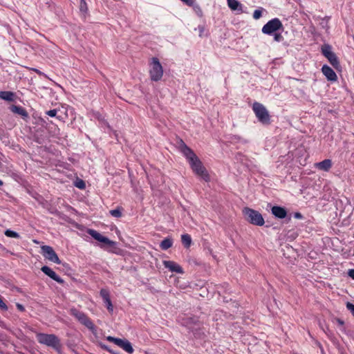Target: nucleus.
<instances>
[{
  "label": "nucleus",
  "mask_w": 354,
  "mask_h": 354,
  "mask_svg": "<svg viewBox=\"0 0 354 354\" xmlns=\"http://www.w3.org/2000/svg\"><path fill=\"white\" fill-rule=\"evenodd\" d=\"M177 149L186 157L190 167L196 175H199V160L194 151L181 139L176 143Z\"/></svg>",
  "instance_id": "nucleus-1"
},
{
  "label": "nucleus",
  "mask_w": 354,
  "mask_h": 354,
  "mask_svg": "<svg viewBox=\"0 0 354 354\" xmlns=\"http://www.w3.org/2000/svg\"><path fill=\"white\" fill-rule=\"evenodd\" d=\"M88 234L91 235L94 239L104 243L105 245H100L101 248L107 250L110 252L117 253V243L109 239L107 237L102 236L100 233L95 230L90 229L88 230Z\"/></svg>",
  "instance_id": "nucleus-2"
},
{
  "label": "nucleus",
  "mask_w": 354,
  "mask_h": 354,
  "mask_svg": "<svg viewBox=\"0 0 354 354\" xmlns=\"http://www.w3.org/2000/svg\"><path fill=\"white\" fill-rule=\"evenodd\" d=\"M242 213L245 219L254 225L263 226L265 223L261 214L255 209L246 207L242 209Z\"/></svg>",
  "instance_id": "nucleus-3"
},
{
  "label": "nucleus",
  "mask_w": 354,
  "mask_h": 354,
  "mask_svg": "<svg viewBox=\"0 0 354 354\" xmlns=\"http://www.w3.org/2000/svg\"><path fill=\"white\" fill-rule=\"evenodd\" d=\"M36 337L39 343L52 347L57 351L61 348L59 339L54 334L39 333L37 334Z\"/></svg>",
  "instance_id": "nucleus-4"
},
{
  "label": "nucleus",
  "mask_w": 354,
  "mask_h": 354,
  "mask_svg": "<svg viewBox=\"0 0 354 354\" xmlns=\"http://www.w3.org/2000/svg\"><path fill=\"white\" fill-rule=\"evenodd\" d=\"M252 110L259 122L264 125L270 124V115L263 104L255 102L252 104Z\"/></svg>",
  "instance_id": "nucleus-5"
},
{
  "label": "nucleus",
  "mask_w": 354,
  "mask_h": 354,
  "mask_svg": "<svg viewBox=\"0 0 354 354\" xmlns=\"http://www.w3.org/2000/svg\"><path fill=\"white\" fill-rule=\"evenodd\" d=\"M149 75L153 82H158L161 80L163 75L162 66L157 57H152L149 62Z\"/></svg>",
  "instance_id": "nucleus-6"
},
{
  "label": "nucleus",
  "mask_w": 354,
  "mask_h": 354,
  "mask_svg": "<svg viewBox=\"0 0 354 354\" xmlns=\"http://www.w3.org/2000/svg\"><path fill=\"white\" fill-rule=\"evenodd\" d=\"M283 24L279 19L274 18L268 21L262 28V32L266 35H272L275 32L283 30Z\"/></svg>",
  "instance_id": "nucleus-7"
},
{
  "label": "nucleus",
  "mask_w": 354,
  "mask_h": 354,
  "mask_svg": "<svg viewBox=\"0 0 354 354\" xmlns=\"http://www.w3.org/2000/svg\"><path fill=\"white\" fill-rule=\"evenodd\" d=\"M70 315L75 317L82 324L84 325L88 329H93L94 324L88 316L83 312L80 311L75 308L70 309Z\"/></svg>",
  "instance_id": "nucleus-8"
},
{
  "label": "nucleus",
  "mask_w": 354,
  "mask_h": 354,
  "mask_svg": "<svg viewBox=\"0 0 354 354\" xmlns=\"http://www.w3.org/2000/svg\"><path fill=\"white\" fill-rule=\"evenodd\" d=\"M41 250L45 259L57 264L61 263V261L52 247L49 245H43L41 247Z\"/></svg>",
  "instance_id": "nucleus-9"
},
{
  "label": "nucleus",
  "mask_w": 354,
  "mask_h": 354,
  "mask_svg": "<svg viewBox=\"0 0 354 354\" xmlns=\"http://www.w3.org/2000/svg\"><path fill=\"white\" fill-rule=\"evenodd\" d=\"M41 270L47 276L50 277L52 279L55 280L57 283L62 284L64 283V280L59 277L51 268H50L47 266H44L41 267Z\"/></svg>",
  "instance_id": "nucleus-10"
},
{
  "label": "nucleus",
  "mask_w": 354,
  "mask_h": 354,
  "mask_svg": "<svg viewBox=\"0 0 354 354\" xmlns=\"http://www.w3.org/2000/svg\"><path fill=\"white\" fill-rule=\"evenodd\" d=\"M322 72L328 81L335 82L337 80V77L335 71L326 64L322 66Z\"/></svg>",
  "instance_id": "nucleus-11"
},
{
  "label": "nucleus",
  "mask_w": 354,
  "mask_h": 354,
  "mask_svg": "<svg viewBox=\"0 0 354 354\" xmlns=\"http://www.w3.org/2000/svg\"><path fill=\"white\" fill-rule=\"evenodd\" d=\"M271 212L272 214L277 218H285L287 216V210L286 208L274 205L271 208Z\"/></svg>",
  "instance_id": "nucleus-12"
},
{
  "label": "nucleus",
  "mask_w": 354,
  "mask_h": 354,
  "mask_svg": "<svg viewBox=\"0 0 354 354\" xmlns=\"http://www.w3.org/2000/svg\"><path fill=\"white\" fill-rule=\"evenodd\" d=\"M163 265L165 268H168L171 272L176 273H183V268L176 263L172 261H164Z\"/></svg>",
  "instance_id": "nucleus-13"
},
{
  "label": "nucleus",
  "mask_w": 354,
  "mask_h": 354,
  "mask_svg": "<svg viewBox=\"0 0 354 354\" xmlns=\"http://www.w3.org/2000/svg\"><path fill=\"white\" fill-rule=\"evenodd\" d=\"M116 345L123 348L125 351L130 354L133 353V348L128 340L118 338L116 342Z\"/></svg>",
  "instance_id": "nucleus-14"
},
{
  "label": "nucleus",
  "mask_w": 354,
  "mask_h": 354,
  "mask_svg": "<svg viewBox=\"0 0 354 354\" xmlns=\"http://www.w3.org/2000/svg\"><path fill=\"white\" fill-rule=\"evenodd\" d=\"M315 165L319 170L328 171L332 167V162L330 159H325L323 161L316 163Z\"/></svg>",
  "instance_id": "nucleus-15"
},
{
  "label": "nucleus",
  "mask_w": 354,
  "mask_h": 354,
  "mask_svg": "<svg viewBox=\"0 0 354 354\" xmlns=\"http://www.w3.org/2000/svg\"><path fill=\"white\" fill-rule=\"evenodd\" d=\"M10 110L12 112L20 115L21 116L23 117V118H26L28 117V112L26 111V110L24 108H23L21 106H17V105H12L10 106Z\"/></svg>",
  "instance_id": "nucleus-16"
},
{
  "label": "nucleus",
  "mask_w": 354,
  "mask_h": 354,
  "mask_svg": "<svg viewBox=\"0 0 354 354\" xmlns=\"http://www.w3.org/2000/svg\"><path fill=\"white\" fill-rule=\"evenodd\" d=\"M227 5L232 10L243 12V6L237 0H227Z\"/></svg>",
  "instance_id": "nucleus-17"
},
{
  "label": "nucleus",
  "mask_w": 354,
  "mask_h": 354,
  "mask_svg": "<svg viewBox=\"0 0 354 354\" xmlns=\"http://www.w3.org/2000/svg\"><path fill=\"white\" fill-rule=\"evenodd\" d=\"M201 179L207 183H212V176L208 173L206 168L201 165Z\"/></svg>",
  "instance_id": "nucleus-18"
},
{
  "label": "nucleus",
  "mask_w": 354,
  "mask_h": 354,
  "mask_svg": "<svg viewBox=\"0 0 354 354\" xmlns=\"http://www.w3.org/2000/svg\"><path fill=\"white\" fill-rule=\"evenodd\" d=\"M327 59L330 62V64L337 70H339L341 68L338 57L335 55V53H332L328 57H326Z\"/></svg>",
  "instance_id": "nucleus-19"
},
{
  "label": "nucleus",
  "mask_w": 354,
  "mask_h": 354,
  "mask_svg": "<svg viewBox=\"0 0 354 354\" xmlns=\"http://www.w3.org/2000/svg\"><path fill=\"white\" fill-rule=\"evenodd\" d=\"M0 98L8 102H14L15 94L12 91H0Z\"/></svg>",
  "instance_id": "nucleus-20"
},
{
  "label": "nucleus",
  "mask_w": 354,
  "mask_h": 354,
  "mask_svg": "<svg viewBox=\"0 0 354 354\" xmlns=\"http://www.w3.org/2000/svg\"><path fill=\"white\" fill-rule=\"evenodd\" d=\"M173 245V241L171 238H165V239H163L160 244V247L162 250H166L169 248H170Z\"/></svg>",
  "instance_id": "nucleus-21"
},
{
  "label": "nucleus",
  "mask_w": 354,
  "mask_h": 354,
  "mask_svg": "<svg viewBox=\"0 0 354 354\" xmlns=\"http://www.w3.org/2000/svg\"><path fill=\"white\" fill-rule=\"evenodd\" d=\"M322 55L326 57H328V55H330L332 53H334L332 51V47L330 45L328 44H325L322 46Z\"/></svg>",
  "instance_id": "nucleus-22"
},
{
  "label": "nucleus",
  "mask_w": 354,
  "mask_h": 354,
  "mask_svg": "<svg viewBox=\"0 0 354 354\" xmlns=\"http://www.w3.org/2000/svg\"><path fill=\"white\" fill-rule=\"evenodd\" d=\"M181 241L185 248H188L192 244L191 236L187 234H183L181 236Z\"/></svg>",
  "instance_id": "nucleus-23"
},
{
  "label": "nucleus",
  "mask_w": 354,
  "mask_h": 354,
  "mask_svg": "<svg viewBox=\"0 0 354 354\" xmlns=\"http://www.w3.org/2000/svg\"><path fill=\"white\" fill-rule=\"evenodd\" d=\"M122 207H118L115 209L110 210L109 213L111 216L115 218H120L122 215Z\"/></svg>",
  "instance_id": "nucleus-24"
},
{
  "label": "nucleus",
  "mask_w": 354,
  "mask_h": 354,
  "mask_svg": "<svg viewBox=\"0 0 354 354\" xmlns=\"http://www.w3.org/2000/svg\"><path fill=\"white\" fill-rule=\"evenodd\" d=\"M80 10L83 13H86L88 11L87 3L84 0H80Z\"/></svg>",
  "instance_id": "nucleus-25"
},
{
  "label": "nucleus",
  "mask_w": 354,
  "mask_h": 354,
  "mask_svg": "<svg viewBox=\"0 0 354 354\" xmlns=\"http://www.w3.org/2000/svg\"><path fill=\"white\" fill-rule=\"evenodd\" d=\"M100 296L103 299L104 301L110 299L109 292L106 289H102L100 292Z\"/></svg>",
  "instance_id": "nucleus-26"
},
{
  "label": "nucleus",
  "mask_w": 354,
  "mask_h": 354,
  "mask_svg": "<svg viewBox=\"0 0 354 354\" xmlns=\"http://www.w3.org/2000/svg\"><path fill=\"white\" fill-rule=\"evenodd\" d=\"M5 234H6V236H7L8 237L19 238V234L18 233H17L16 232L12 231L10 230H7L5 232Z\"/></svg>",
  "instance_id": "nucleus-27"
},
{
  "label": "nucleus",
  "mask_w": 354,
  "mask_h": 354,
  "mask_svg": "<svg viewBox=\"0 0 354 354\" xmlns=\"http://www.w3.org/2000/svg\"><path fill=\"white\" fill-rule=\"evenodd\" d=\"M272 35H274V40L277 42H281L283 40V37L281 33L275 32Z\"/></svg>",
  "instance_id": "nucleus-28"
},
{
  "label": "nucleus",
  "mask_w": 354,
  "mask_h": 354,
  "mask_svg": "<svg viewBox=\"0 0 354 354\" xmlns=\"http://www.w3.org/2000/svg\"><path fill=\"white\" fill-rule=\"evenodd\" d=\"M262 10H263V8H261V9H257L254 11L253 18L254 19H259L262 16Z\"/></svg>",
  "instance_id": "nucleus-29"
},
{
  "label": "nucleus",
  "mask_w": 354,
  "mask_h": 354,
  "mask_svg": "<svg viewBox=\"0 0 354 354\" xmlns=\"http://www.w3.org/2000/svg\"><path fill=\"white\" fill-rule=\"evenodd\" d=\"M209 290L206 286H201V297H208Z\"/></svg>",
  "instance_id": "nucleus-30"
},
{
  "label": "nucleus",
  "mask_w": 354,
  "mask_h": 354,
  "mask_svg": "<svg viewBox=\"0 0 354 354\" xmlns=\"http://www.w3.org/2000/svg\"><path fill=\"white\" fill-rule=\"evenodd\" d=\"M104 302L106 304V308L109 310V311L112 312L113 310V305H112L111 299H109L107 300H105Z\"/></svg>",
  "instance_id": "nucleus-31"
},
{
  "label": "nucleus",
  "mask_w": 354,
  "mask_h": 354,
  "mask_svg": "<svg viewBox=\"0 0 354 354\" xmlns=\"http://www.w3.org/2000/svg\"><path fill=\"white\" fill-rule=\"evenodd\" d=\"M346 308H347V309L348 310H350V312L351 313V314L354 317V304H351L350 302H347Z\"/></svg>",
  "instance_id": "nucleus-32"
},
{
  "label": "nucleus",
  "mask_w": 354,
  "mask_h": 354,
  "mask_svg": "<svg viewBox=\"0 0 354 354\" xmlns=\"http://www.w3.org/2000/svg\"><path fill=\"white\" fill-rule=\"evenodd\" d=\"M76 187L80 189H84L85 188V183L82 180H80L79 181L76 182L75 184Z\"/></svg>",
  "instance_id": "nucleus-33"
},
{
  "label": "nucleus",
  "mask_w": 354,
  "mask_h": 354,
  "mask_svg": "<svg viewBox=\"0 0 354 354\" xmlns=\"http://www.w3.org/2000/svg\"><path fill=\"white\" fill-rule=\"evenodd\" d=\"M57 113V109H51V110L46 111V114L50 117L56 116Z\"/></svg>",
  "instance_id": "nucleus-34"
},
{
  "label": "nucleus",
  "mask_w": 354,
  "mask_h": 354,
  "mask_svg": "<svg viewBox=\"0 0 354 354\" xmlns=\"http://www.w3.org/2000/svg\"><path fill=\"white\" fill-rule=\"evenodd\" d=\"M180 1L189 6H192L194 3V0H180Z\"/></svg>",
  "instance_id": "nucleus-35"
},
{
  "label": "nucleus",
  "mask_w": 354,
  "mask_h": 354,
  "mask_svg": "<svg viewBox=\"0 0 354 354\" xmlns=\"http://www.w3.org/2000/svg\"><path fill=\"white\" fill-rule=\"evenodd\" d=\"M106 339L110 342H113L114 344H116V342L118 339V338H116V337H111V336H108L106 337Z\"/></svg>",
  "instance_id": "nucleus-36"
},
{
  "label": "nucleus",
  "mask_w": 354,
  "mask_h": 354,
  "mask_svg": "<svg viewBox=\"0 0 354 354\" xmlns=\"http://www.w3.org/2000/svg\"><path fill=\"white\" fill-rule=\"evenodd\" d=\"M16 306H17V309H18L19 311H21V312H24V311L25 310V308H24V306L22 304H21L17 303V304H16Z\"/></svg>",
  "instance_id": "nucleus-37"
},
{
  "label": "nucleus",
  "mask_w": 354,
  "mask_h": 354,
  "mask_svg": "<svg viewBox=\"0 0 354 354\" xmlns=\"http://www.w3.org/2000/svg\"><path fill=\"white\" fill-rule=\"evenodd\" d=\"M348 276L354 279V269H351L348 270Z\"/></svg>",
  "instance_id": "nucleus-38"
},
{
  "label": "nucleus",
  "mask_w": 354,
  "mask_h": 354,
  "mask_svg": "<svg viewBox=\"0 0 354 354\" xmlns=\"http://www.w3.org/2000/svg\"><path fill=\"white\" fill-rule=\"evenodd\" d=\"M294 216L296 218H303L302 214L301 213H299V212L295 213Z\"/></svg>",
  "instance_id": "nucleus-39"
},
{
  "label": "nucleus",
  "mask_w": 354,
  "mask_h": 354,
  "mask_svg": "<svg viewBox=\"0 0 354 354\" xmlns=\"http://www.w3.org/2000/svg\"><path fill=\"white\" fill-rule=\"evenodd\" d=\"M337 322L339 324V325L340 326H343L344 322V321H342V319H337Z\"/></svg>",
  "instance_id": "nucleus-40"
},
{
  "label": "nucleus",
  "mask_w": 354,
  "mask_h": 354,
  "mask_svg": "<svg viewBox=\"0 0 354 354\" xmlns=\"http://www.w3.org/2000/svg\"><path fill=\"white\" fill-rule=\"evenodd\" d=\"M37 73H39V71L37 69L35 70Z\"/></svg>",
  "instance_id": "nucleus-41"
},
{
  "label": "nucleus",
  "mask_w": 354,
  "mask_h": 354,
  "mask_svg": "<svg viewBox=\"0 0 354 354\" xmlns=\"http://www.w3.org/2000/svg\"><path fill=\"white\" fill-rule=\"evenodd\" d=\"M3 185V182L0 180V185Z\"/></svg>",
  "instance_id": "nucleus-42"
}]
</instances>
